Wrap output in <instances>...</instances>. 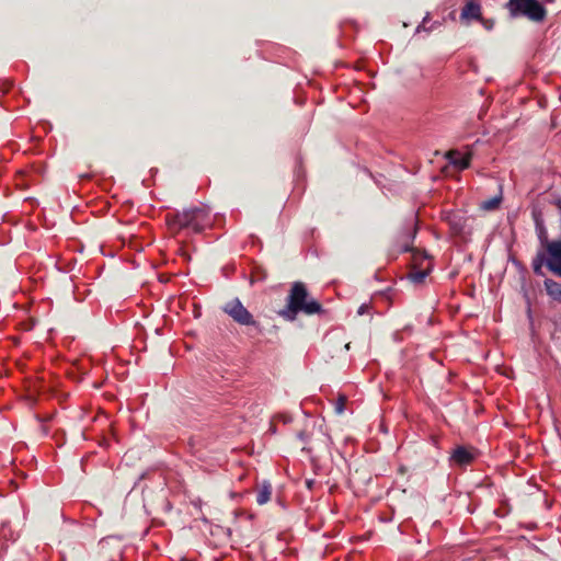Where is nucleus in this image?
<instances>
[{
    "mask_svg": "<svg viewBox=\"0 0 561 561\" xmlns=\"http://www.w3.org/2000/svg\"><path fill=\"white\" fill-rule=\"evenodd\" d=\"M369 308H370V306L368 304L360 305L359 308L357 309V314L363 316V314L367 313Z\"/></svg>",
    "mask_w": 561,
    "mask_h": 561,
    "instance_id": "obj_16",
    "label": "nucleus"
},
{
    "mask_svg": "<svg viewBox=\"0 0 561 561\" xmlns=\"http://www.w3.org/2000/svg\"><path fill=\"white\" fill-rule=\"evenodd\" d=\"M449 163L458 170H465L470 165L471 152L461 153L457 150H451L446 154Z\"/></svg>",
    "mask_w": 561,
    "mask_h": 561,
    "instance_id": "obj_7",
    "label": "nucleus"
},
{
    "mask_svg": "<svg viewBox=\"0 0 561 561\" xmlns=\"http://www.w3.org/2000/svg\"><path fill=\"white\" fill-rule=\"evenodd\" d=\"M445 220L455 234H463L467 227V218L459 211H447Z\"/></svg>",
    "mask_w": 561,
    "mask_h": 561,
    "instance_id": "obj_5",
    "label": "nucleus"
},
{
    "mask_svg": "<svg viewBox=\"0 0 561 561\" xmlns=\"http://www.w3.org/2000/svg\"><path fill=\"white\" fill-rule=\"evenodd\" d=\"M169 225L173 229H192L194 232H201L210 225L209 209L205 206H196L178 213Z\"/></svg>",
    "mask_w": 561,
    "mask_h": 561,
    "instance_id": "obj_2",
    "label": "nucleus"
},
{
    "mask_svg": "<svg viewBox=\"0 0 561 561\" xmlns=\"http://www.w3.org/2000/svg\"><path fill=\"white\" fill-rule=\"evenodd\" d=\"M474 459V454L463 446L454 449L450 456V462L454 466L465 467L470 465Z\"/></svg>",
    "mask_w": 561,
    "mask_h": 561,
    "instance_id": "obj_6",
    "label": "nucleus"
},
{
    "mask_svg": "<svg viewBox=\"0 0 561 561\" xmlns=\"http://www.w3.org/2000/svg\"><path fill=\"white\" fill-rule=\"evenodd\" d=\"M533 217L535 221V228L537 232V237L540 241V244L545 248L550 243L551 241L548 238V231L545 226L543 219L541 217V214L539 211H533Z\"/></svg>",
    "mask_w": 561,
    "mask_h": 561,
    "instance_id": "obj_8",
    "label": "nucleus"
},
{
    "mask_svg": "<svg viewBox=\"0 0 561 561\" xmlns=\"http://www.w3.org/2000/svg\"><path fill=\"white\" fill-rule=\"evenodd\" d=\"M222 311L228 314L236 323L243 327H253L260 330V323L254 319L253 314L243 306L239 298L227 301Z\"/></svg>",
    "mask_w": 561,
    "mask_h": 561,
    "instance_id": "obj_4",
    "label": "nucleus"
},
{
    "mask_svg": "<svg viewBox=\"0 0 561 561\" xmlns=\"http://www.w3.org/2000/svg\"><path fill=\"white\" fill-rule=\"evenodd\" d=\"M506 8L512 18L525 16L533 22H542L547 15L538 0H508Z\"/></svg>",
    "mask_w": 561,
    "mask_h": 561,
    "instance_id": "obj_3",
    "label": "nucleus"
},
{
    "mask_svg": "<svg viewBox=\"0 0 561 561\" xmlns=\"http://www.w3.org/2000/svg\"><path fill=\"white\" fill-rule=\"evenodd\" d=\"M547 254L543 251H539L533 260V270L536 275H542V265L547 266Z\"/></svg>",
    "mask_w": 561,
    "mask_h": 561,
    "instance_id": "obj_12",
    "label": "nucleus"
},
{
    "mask_svg": "<svg viewBox=\"0 0 561 561\" xmlns=\"http://www.w3.org/2000/svg\"><path fill=\"white\" fill-rule=\"evenodd\" d=\"M481 16V7L474 1H469L461 10V18L478 20Z\"/></svg>",
    "mask_w": 561,
    "mask_h": 561,
    "instance_id": "obj_9",
    "label": "nucleus"
},
{
    "mask_svg": "<svg viewBox=\"0 0 561 561\" xmlns=\"http://www.w3.org/2000/svg\"><path fill=\"white\" fill-rule=\"evenodd\" d=\"M298 437H299V439H301V440H305V439H306V435H305V433H304V432H300V433L298 434Z\"/></svg>",
    "mask_w": 561,
    "mask_h": 561,
    "instance_id": "obj_19",
    "label": "nucleus"
},
{
    "mask_svg": "<svg viewBox=\"0 0 561 561\" xmlns=\"http://www.w3.org/2000/svg\"><path fill=\"white\" fill-rule=\"evenodd\" d=\"M543 284H545L547 294L553 300L561 301V284H559L558 282H556L551 278H547Z\"/></svg>",
    "mask_w": 561,
    "mask_h": 561,
    "instance_id": "obj_10",
    "label": "nucleus"
},
{
    "mask_svg": "<svg viewBox=\"0 0 561 561\" xmlns=\"http://www.w3.org/2000/svg\"><path fill=\"white\" fill-rule=\"evenodd\" d=\"M306 484H307V488H308L309 490H311V489H312V485H313V480H307V481H306Z\"/></svg>",
    "mask_w": 561,
    "mask_h": 561,
    "instance_id": "obj_18",
    "label": "nucleus"
},
{
    "mask_svg": "<svg viewBox=\"0 0 561 561\" xmlns=\"http://www.w3.org/2000/svg\"><path fill=\"white\" fill-rule=\"evenodd\" d=\"M430 274V267L423 270H413L409 273V279L414 284H421L424 282L426 276Z\"/></svg>",
    "mask_w": 561,
    "mask_h": 561,
    "instance_id": "obj_13",
    "label": "nucleus"
},
{
    "mask_svg": "<svg viewBox=\"0 0 561 561\" xmlns=\"http://www.w3.org/2000/svg\"><path fill=\"white\" fill-rule=\"evenodd\" d=\"M428 20V14L423 19V22L421 25L417 26L416 31L420 32L421 28H425V23L427 22Z\"/></svg>",
    "mask_w": 561,
    "mask_h": 561,
    "instance_id": "obj_17",
    "label": "nucleus"
},
{
    "mask_svg": "<svg viewBox=\"0 0 561 561\" xmlns=\"http://www.w3.org/2000/svg\"><path fill=\"white\" fill-rule=\"evenodd\" d=\"M501 202H502V195L500 194L497 196H494V197H492L490 199H486V201L482 202L481 203V208L483 210H488V211L494 210V209H496L500 206Z\"/></svg>",
    "mask_w": 561,
    "mask_h": 561,
    "instance_id": "obj_14",
    "label": "nucleus"
},
{
    "mask_svg": "<svg viewBox=\"0 0 561 561\" xmlns=\"http://www.w3.org/2000/svg\"><path fill=\"white\" fill-rule=\"evenodd\" d=\"M345 403H346V397L345 396H339L336 402H335V405H334V410H335V413L336 414H342L345 410Z\"/></svg>",
    "mask_w": 561,
    "mask_h": 561,
    "instance_id": "obj_15",
    "label": "nucleus"
},
{
    "mask_svg": "<svg viewBox=\"0 0 561 561\" xmlns=\"http://www.w3.org/2000/svg\"><path fill=\"white\" fill-rule=\"evenodd\" d=\"M307 298L308 290L305 284L301 282L294 283L287 297V305L278 311V314L287 321H294L299 312L310 316L323 311L320 302L314 299L308 300Z\"/></svg>",
    "mask_w": 561,
    "mask_h": 561,
    "instance_id": "obj_1",
    "label": "nucleus"
},
{
    "mask_svg": "<svg viewBox=\"0 0 561 561\" xmlns=\"http://www.w3.org/2000/svg\"><path fill=\"white\" fill-rule=\"evenodd\" d=\"M272 485L268 481H264L257 492L256 502L260 505L266 504L271 500Z\"/></svg>",
    "mask_w": 561,
    "mask_h": 561,
    "instance_id": "obj_11",
    "label": "nucleus"
},
{
    "mask_svg": "<svg viewBox=\"0 0 561 561\" xmlns=\"http://www.w3.org/2000/svg\"><path fill=\"white\" fill-rule=\"evenodd\" d=\"M411 227L413 228V236L416 233V230H415V227H414V224L411 222Z\"/></svg>",
    "mask_w": 561,
    "mask_h": 561,
    "instance_id": "obj_20",
    "label": "nucleus"
}]
</instances>
